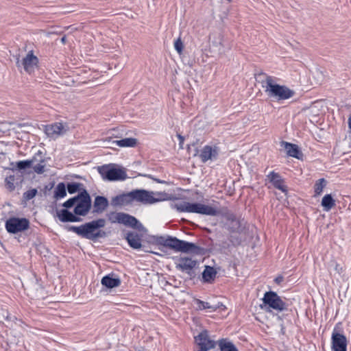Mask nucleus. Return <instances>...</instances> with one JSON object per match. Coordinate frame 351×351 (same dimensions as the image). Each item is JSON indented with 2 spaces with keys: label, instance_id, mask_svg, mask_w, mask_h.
<instances>
[{
  "label": "nucleus",
  "instance_id": "1",
  "mask_svg": "<svg viewBox=\"0 0 351 351\" xmlns=\"http://www.w3.org/2000/svg\"><path fill=\"white\" fill-rule=\"evenodd\" d=\"M74 206L73 212L77 217H84L89 213L92 206V201L86 189H82L77 195L69 198L62 204V206L66 208H71Z\"/></svg>",
  "mask_w": 351,
  "mask_h": 351
},
{
  "label": "nucleus",
  "instance_id": "2",
  "mask_svg": "<svg viewBox=\"0 0 351 351\" xmlns=\"http://www.w3.org/2000/svg\"><path fill=\"white\" fill-rule=\"evenodd\" d=\"M157 241L160 245L172 249L176 252L197 253L200 250V247L193 243L180 240L171 236L160 237Z\"/></svg>",
  "mask_w": 351,
  "mask_h": 351
},
{
  "label": "nucleus",
  "instance_id": "3",
  "mask_svg": "<svg viewBox=\"0 0 351 351\" xmlns=\"http://www.w3.org/2000/svg\"><path fill=\"white\" fill-rule=\"evenodd\" d=\"M171 207L180 213H197L208 216H217L219 214L215 208L197 202H176L171 204Z\"/></svg>",
  "mask_w": 351,
  "mask_h": 351
},
{
  "label": "nucleus",
  "instance_id": "4",
  "mask_svg": "<svg viewBox=\"0 0 351 351\" xmlns=\"http://www.w3.org/2000/svg\"><path fill=\"white\" fill-rule=\"evenodd\" d=\"M130 196L132 203L136 201L143 204H153L171 199L170 195L166 193H154L145 189L133 190L130 191Z\"/></svg>",
  "mask_w": 351,
  "mask_h": 351
},
{
  "label": "nucleus",
  "instance_id": "5",
  "mask_svg": "<svg viewBox=\"0 0 351 351\" xmlns=\"http://www.w3.org/2000/svg\"><path fill=\"white\" fill-rule=\"evenodd\" d=\"M106 225L104 219H98L82 225L81 237L95 241L99 238L106 237V232L99 230Z\"/></svg>",
  "mask_w": 351,
  "mask_h": 351
},
{
  "label": "nucleus",
  "instance_id": "6",
  "mask_svg": "<svg viewBox=\"0 0 351 351\" xmlns=\"http://www.w3.org/2000/svg\"><path fill=\"white\" fill-rule=\"evenodd\" d=\"M97 170L104 180L123 181L128 178L125 171L113 163L98 167Z\"/></svg>",
  "mask_w": 351,
  "mask_h": 351
},
{
  "label": "nucleus",
  "instance_id": "7",
  "mask_svg": "<svg viewBox=\"0 0 351 351\" xmlns=\"http://www.w3.org/2000/svg\"><path fill=\"white\" fill-rule=\"evenodd\" d=\"M108 221L112 223H121L126 226L141 230L143 226L134 217L124 213L110 212L107 214Z\"/></svg>",
  "mask_w": 351,
  "mask_h": 351
},
{
  "label": "nucleus",
  "instance_id": "8",
  "mask_svg": "<svg viewBox=\"0 0 351 351\" xmlns=\"http://www.w3.org/2000/svg\"><path fill=\"white\" fill-rule=\"evenodd\" d=\"M263 302L267 308H272L278 312H282L287 309L286 303L275 291H269L265 292L263 298Z\"/></svg>",
  "mask_w": 351,
  "mask_h": 351
},
{
  "label": "nucleus",
  "instance_id": "9",
  "mask_svg": "<svg viewBox=\"0 0 351 351\" xmlns=\"http://www.w3.org/2000/svg\"><path fill=\"white\" fill-rule=\"evenodd\" d=\"M255 86L261 88H287L285 85H281L278 83L280 79L267 75L264 72H259L254 74Z\"/></svg>",
  "mask_w": 351,
  "mask_h": 351
},
{
  "label": "nucleus",
  "instance_id": "10",
  "mask_svg": "<svg viewBox=\"0 0 351 351\" xmlns=\"http://www.w3.org/2000/svg\"><path fill=\"white\" fill-rule=\"evenodd\" d=\"M5 227L8 232L16 234L27 230L29 221L26 218L10 217L6 220Z\"/></svg>",
  "mask_w": 351,
  "mask_h": 351
},
{
  "label": "nucleus",
  "instance_id": "11",
  "mask_svg": "<svg viewBox=\"0 0 351 351\" xmlns=\"http://www.w3.org/2000/svg\"><path fill=\"white\" fill-rule=\"evenodd\" d=\"M348 340L346 337L339 332L337 324L332 332L331 348L332 351H347Z\"/></svg>",
  "mask_w": 351,
  "mask_h": 351
},
{
  "label": "nucleus",
  "instance_id": "12",
  "mask_svg": "<svg viewBox=\"0 0 351 351\" xmlns=\"http://www.w3.org/2000/svg\"><path fill=\"white\" fill-rule=\"evenodd\" d=\"M38 63L39 60L38 57L34 54L33 51H29L21 62L19 59L17 60L16 66L18 67L22 66L26 73L31 74L38 66Z\"/></svg>",
  "mask_w": 351,
  "mask_h": 351
},
{
  "label": "nucleus",
  "instance_id": "13",
  "mask_svg": "<svg viewBox=\"0 0 351 351\" xmlns=\"http://www.w3.org/2000/svg\"><path fill=\"white\" fill-rule=\"evenodd\" d=\"M68 130L69 126L60 122L47 125L44 128L46 135L52 139H56L60 136L64 135Z\"/></svg>",
  "mask_w": 351,
  "mask_h": 351
},
{
  "label": "nucleus",
  "instance_id": "14",
  "mask_svg": "<svg viewBox=\"0 0 351 351\" xmlns=\"http://www.w3.org/2000/svg\"><path fill=\"white\" fill-rule=\"evenodd\" d=\"M195 342L199 346V351H208L215 346V341L208 337V332L204 330L195 337Z\"/></svg>",
  "mask_w": 351,
  "mask_h": 351
},
{
  "label": "nucleus",
  "instance_id": "15",
  "mask_svg": "<svg viewBox=\"0 0 351 351\" xmlns=\"http://www.w3.org/2000/svg\"><path fill=\"white\" fill-rule=\"evenodd\" d=\"M219 155V149L216 146L205 145L201 150L199 157L202 162L215 160Z\"/></svg>",
  "mask_w": 351,
  "mask_h": 351
},
{
  "label": "nucleus",
  "instance_id": "16",
  "mask_svg": "<svg viewBox=\"0 0 351 351\" xmlns=\"http://www.w3.org/2000/svg\"><path fill=\"white\" fill-rule=\"evenodd\" d=\"M197 261L189 257H180L176 263V268L182 271L191 274L193 269L196 267Z\"/></svg>",
  "mask_w": 351,
  "mask_h": 351
},
{
  "label": "nucleus",
  "instance_id": "17",
  "mask_svg": "<svg viewBox=\"0 0 351 351\" xmlns=\"http://www.w3.org/2000/svg\"><path fill=\"white\" fill-rule=\"evenodd\" d=\"M265 92L268 97L277 100L289 99L294 94L292 89H265Z\"/></svg>",
  "mask_w": 351,
  "mask_h": 351
},
{
  "label": "nucleus",
  "instance_id": "18",
  "mask_svg": "<svg viewBox=\"0 0 351 351\" xmlns=\"http://www.w3.org/2000/svg\"><path fill=\"white\" fill-rule=\"evenodd\" d=\"M267 178L274 188L281 191L282 193L287 192V186L285 185V181L279 173L275 171H271L267 176Z\"/></svg>",
  "mask_w": 351,
  "mask_h": 351
},
{
  "label": "nucleus",
  "instance_id": "19",
  "mask_svg": "<svg viewBox=\"0 0 351 351\" xmlns=\"http://www.w3.org/2000/svg\"><path fill=\"white\" fill-rule=\"evenodd\" d=\"M280 143L281 147L285 149L288 156L299 160L302 158L303 154L297 145L286 141H282Z\"/></svg>",
  "mask_w": 351,
  "mask_h": 351
},
{
  "label": "nucleus",
  "instance_id": "20",
  "mask_svg": "<svg viewBox=\"0 0 351 351\" xmlns=\"http://www.w3.org/2000/svg\"><path fill=\"white\" fill-rule=\"evenodd\" d=\"M69 208H64L57 211V217L62 222H78L81 218L69 210Z\"/></svg>",
  "mask_w": 351,
  "mask_h": 351
},
{
  "label": "nucleus",
  "instance_id": "21",
  "mask_svg": "<svg viewBox=\"0 0 351 351\" xmlns=\"http://www.w3.org/2000/svg\"><path fill=\"white\" fill-rule=\"evenodd\" d=\"M109 202L104 196L97 195L95 197L93 205V213H101L108 206Z\"/></svg>",
  "mask_w": 351,
  "mask_h": 351
},
{
  "label": "nucleus",
  "instance_id": "22",
  "mask_svg": "<svg viewBox=\"0 0 351 351\" xmlns=\"http://www.w3.org/2000/svg\"><path fill=\"white\" fill-rule=\"evenodd\" d=\"M113 207L127 206L132 204L130 192L113 197L110 202Z\"/></svg>",
  "mask_w": 351,
  "mask_h": 351
},
{
  "label": "nucleus",
  "instance_id": "23",
  "mask_svg": "<svg viewBox=\"0 0 351 351\" xmlns=\"http://www.w3.org/2000/svg\"><path fill=\"white\" fill-rule=\"evenodd\" d=\"M125 239L132 248L134 250H139L141 248V238L138 233L129 232L126 234Z\"/></svg>",
  "mask_w": 351,
  "mask_h": 351
},
{
  "label": "nucleus",
  "instance_id": "24",
  "mask_svg": "<svg viewBox=\"0 0 351 351\" xmlns=\"http://www.w3.org/2000/svg\"><path fill=\"white\" fill-rule=\"evenodd\" d=\"M101 283L108 289H112L121 285V280L119 278L115 277L113 274H108L101 278Z\"/></svg>",
  "mask_w": 351,
  "mask_h": 351
},
{
  "label": "nucleus",
  "instance_id": "25",
  "mask_svg": "<svg viewBox=\"0 0 351 351\" xmlns=\"http://www.w3.org/2000/svg\"><path fill=\"white\" fill-rule=\"evenodd\" d=\"M217 275L216 270L210 266H206L204 270L202 272V279L205 282H213Z\"/></svg>",
  "mask_w": 351,
  "mask_h": 351
},
{
  "label": "nucleus",
  "instance_id": "26",
  "mask_svg": "<svg viewBox=\"0 0 351 351\" xmlns=\"http://www.w3.org/2000/svg\"><path fill=\"white\" fill-rule=\"evenodd\" d=\"M66 196V184L64 182H59L54 191H53V198L56 200L61 199Z\"/></svg>",
  "mask_w": 351,
  "mask_h": 351
},
{
  "label": "nucleus",
  "instance_id": "27",
  "mask_svg": "<svg viewBox=\"0 0 351 351\" xmlns=\"http://www.w3.org/2000/svg\"><path fill=\"white\" fill-rule=\"evenodd\" d=\"M112 143L121 147H134L137 143V140L134 138H125L113 141Z\"/></svg>",
  "mask_w": 351,
  "mask_h": 351
},
{
  "label": "nucleus",
  "instance_id": "28",
  "mask_svg": "<svg viewBox=\"0 0 351 351\" xmlns=\"http://www.w3.org/2000/svg\"><path fill=\"white\" fill-rule=\"evenodd\" d=\"M321 205L324 211L328 212L333 206H335V200L331 194H326L323 197Z\"/></svg>",
  "mask_w": 351,
  "mask_h": 351
},
{
  "label": "nucleus",
  "instance_id": "29",
  "mask_svg": "<svg viewBox=\"0 0 351 351\" xmlns=\"http://www.w3.org/2000/svg\"><path fill=\"white\" fill-rule=\"evenodd\" d=\"M218 345L220 351H239L233 343L225 339L219 340Z\"/></svg>",
  "mask_w": 351,
  "mask_h": 351
},
{
  "label": "nucleus",
  "instance_id": "30",
  "mask_svg": "<svg viewBox=\"0 0 351 351\" xmlns=\"http://www.w3.org/2000/svg\"><path fill=\"white\" fill-rule=\"evenodd\" d=\"M327 184V181L324 178H320L317 180L314 185V196H319L322 192L324 189L326 187Z\"/></svg>",
  "mask_w": 351,
  "mask_h": 351
},
{
  "label": "nucleus",
  "instance_id": "31",
  "mask_svg": "<svg viewBox=\"0 0 351 351\" xmlns=\"http://www.w3.org/2000/svg\"><path fill=\"white\" fill-rule=\"evenodd\" d=\"M195 302L197 304L198 310L202 311L206 309L208 310L209 312L216 311V307H213L209 302L202 301L199 299H196Z\"/></svg>",
  "mask_w": 351,
  "mask_h": 351
},
{
  "label": "nucleus",
  "instance_id": "32",
  "mask_svg": "<svg viewBox=\"0 0 351 351\" xmlns=\"http://www.w3.org/2000/svg\"><path fill=\"white\" fill-rule=\"evenodd\" d=\"M81 186H82V184L79 182H68L66 185V191L69 194H74L77 192H80Z\"/></svg>",
  "mask_w": 351,
  "mask_h": 351
},
{
  "label": "nucleus",
  "instance_id": "33",
  "mask_svg": "<svg viewBox=\"0 0 351 351\" xmlns=\"http://www.w3.org/2000/svg\"><path fill=\"white\" fill-rule=\"evenodd\" d=\"M33 162V160H20L16 162L15 167L19 171L25 170L32 167Z\"/></svg>",
  "mask_w": 351,
  "mask_h": 351
},
{
  "label": "nucleus",
  "instance_id": "34",
  "mask_svg": "<svg viewBox=\"0 0 351 351\" xmlns=\"http://www.w3.org/2000/svg\"><path fill=\"white\" fill-rule=\"evenodd\" d=\"M14 180L15 176L14 175H10L5 178V186L10 191H12L15 189Z\"/></svg>",
  "mask_w": 351,
  "mask_h": 351
},
{
  "label": "nucleus",
  "instance_id": "35",
  "mask_svg": "<svg viewBox=\"0 0 351 351\" xmlns=\"http://www.w3.org/2000/svg\"><path fill=\"white\" fill-rule=\"evenodd\" d=\"M38 191L36 189H32L25 192L23 195V197L25 200L29 201L33 199L36 195Z\"/></svg>",
  "mask_w": 351,
  "mask_h": 351
},
{
  "label": "nucleus",
  "instance_id": "36",
  "mask_svg": "<svg viewBox=\"0 0 351 351\" xmlns=\"http://www.w3.org/2000/svg\"><path fill=\"white\" fill-rule=\"evenodd\" d=\"M174 48L175 50L179 53L181 54V53L183 51L184 49V45L180 38H177L174 42Z\"/></svg>",
  "mask_w": 351,
  "mask_h": 351
},
{
  "label": "nucleus",
  "instance_id": "37",
  "mask_svg": "<svg viewBox=\"0 0 351 351\" xmlns=\"http://www.w3.org/2000/svg\"><path fill=\"white\" fill-rule=\"evenodd\" d=\"M66 229L69 231L73 232L76 233L77 235L81 237V232H82V225L80 226H70L66 228Z\"/></svg>",
  "mask_w": 351,
  "mask_h": 351
},
{
  "label": "nucleus",
  "instance_id": "38",
  "mask_svg": "<svg viewBox=\"0 0 351 351\" xmlns=\"http://www.w3.org/2000/svg\"><path fill=\"white\" fill-rule=\"evenodd\" d=\"M230 241L234 246H237L241 243V239L238 236L231 235Z\"/></svg>",
  "mask_w": 351,
  "mask_h": 351
},
{
  "label": "nucleus",
  "instance_id": "39",
  "mask_svg": "<svg viewBox=\"0 0 351 351\" xmlns=\"http://www.w3.org/2000/svg\"><path fill=\"white\" fill-rule=\"evenodd\" d=\"M33 169L36 173L41 174L45 171V165L41 163L37 164L33 167Z\"/></svg>",
  "mask_w": 351,
  "mask_h": 351
},
{
  "label": "nucleus",
  "instance_id": "40",
  "mask_svg": "<svg viewBox=\"0 0 351 351\" xmlns=\"http://www.w3.org/2000/svg\"><path fill=\"white\" fill-rule=\"evenodd\" d=\"M212 305L213 307H216V311L217 309L225 310L226 308V306L222 302H219Z\"/></svg>",
  "mask_w": 351,
  "mask_h": 351
},
{
  "label": "nucleus",
  "instance_id": "41",
  "mask_svg": "<svg viewBox=\"0 0 351 351\" xmlns=\"http://www.w3.org/2000/svg\"><path fill=\"white\" fill-rule=\"evenodd\" d=\"M283 279L282 276H278L274 279V281L277 284H280L283 281Z\"/></svg>",
  "mask_w": 351,
  "mask_h": 351
},
{
  "label": "nucleus",
  "instance_id": "42",
  "mask_svg": "<svg viewBox=\"0 0 351 351\" xmlns=\"http://www.w3.org/2000/svg\"><path fill=\"white\" fill-rule=\"evenodd\" d=\"M60 41L62 44H65L66 42V36H64L61 38Z\"/></svg>",
  "mask_w": 351,
  "mask_h": 351
},
{
  "label": "nucleus",
  "instance_id": "43",
  "mask_svg": "<svg viewBox=\"0 0 351 351\" xmlns=\"http://www.w3.org/2000/svg\"><path fill=\"white\" fill-rule=\"evenodd\" d=\"M348 127L351 131V117H350L348 119Z\"/></svg>",
  "mask_w": 351,
  "mask_h": 351
},
{
  "label": "nucleus",
  "instance_id": "44",
  "mask_svg": "<svg viewBox=\"0 0 351 351\" xmlns=\"http://www.w3.org/2000/svg\"><path fill=\"white\" fill-rule=\"evenodd\" d=\"M178 138H179V139L180 140L181 142L184 140L183 137L181 135H178Z\"/></svg>",
  "mask_w": 351,
  "mask_h": 351
},
{
  "label": "nucleus",
  "instance_id": "45",
  "mask_svg": "<svg viewBox=\"0 0 351 351\" xmlns=\"http://www.w3.org/2000/svg\"><path fill=\"white\" fill-rule=\"evenodd\" d=\"M155 180L158 182V183H162L163 182L160 180L159 179H155Z\"/></svg>",
  "mask_w": 351,
  "mask_h": 351
}]
</instances>
